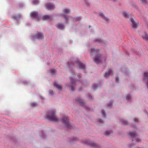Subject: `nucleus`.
<instances>
[{
    "label": "nucleus",
    "mask_w": 148,
    "mask_h": 148,
    "mask_svg": "<svg viewBox=\"0 0 148 148\" xmlns=\"http://www.w3.org/2000/svg\"><path fill=\"white\" fill-rule=\"evenodd\" d=\"M47 118L54 122H57L58 119L55 115V113L52 110L49 112V114L47 116Z\"/></svg>",
    "instance_id": "nucleus-1"
},
{
    "label": "nucleus",
    "mask_w": 148,
    "mask_h": 148,
    "mask_svg": "<svg viewBox=\"0 0 148 148\" xmlns=\"http://www.w3.org/2000/svg\"><path fill=\"white\" fill-rule=\"evenodd\" d=\"M69 118L65 116L61 119V121L62 123L64 124L65 127L68 128H72V126L69 121Z\"/></svg>",
    "instance_id": "nucleus-2"
},
{
    "label": "nucleus",
    "mask_w": 148,
    "mask_h": 148,
    "mask_svg": "<svg viewBox=\"0 0 148 148\" xmlns=\"http://www.w3.org/2000/svg\"><path fill=\"white\" fill-rule=\"evenodd\" d=\"M43 36L41 32H37L36 34L32 36V40L34 41L36 39H43Z\"/></svg>",
    "instance_id": "nucleus-3"
},
{
    "label": "nucleus",
    "mask_w": 148,
    "mask_h": 148,
    "mask_svg": "<svg viewBox=\"0 0 148 148\" xmlns=\"http://www.w3.org/2000/svg\"><path fill=\"white\" fill-rule=\"evenodd\" d=\"M84 143L86 144L89 145L91 147H94L96 148H99L100 147L99 145L92 142H89L87 140H85Z\"/></svg>",
    "instance_id": "nucleus-4"
},
{
    "label": "nucleus",
    "mask_w": 148,
    "mask_h": 148,
    "mask_svg": "<svg viewBox=\"0 0 148 148\" xmlns=\"http://www.w3.org/2000/svg\"><path fill=\"white\" fill-rule=\"evenodd\" d=\"M45 7L46 9L49 10H51L54 9L55 8L54 5L49 3L45 4Z\"/></svg>",
    "instance_id": "nucleus-5"
},
{
    "label": "nucleus",
    "mask_w": 148,
    "mask_h": 148,
    "mask_svg": "<svg viewBox=\"0 0 148 148\" xmlns=\"http://www.w3.org/2000/svg\"><path fill=\"white\" fill-rule=\"evenodd\" d=\"M30 15L32 17L38 20L39 19V16L38 13L36 12H33L31 13Z\"/></svg>",
    "instance_id": "nucleus-6"
},
{
    "label": "nucleus",
    "mask_w": 148,
    "mask_h": 148,
    "mask_svg": "<svg viewBox=\"0 0 148 148\" xmlns=\"http://www.w3.org/2000/svg\"><path fill=\"white\" fill-rule=\"evenodd\" d=\"M63 12L64 18L66 21H67L68 19V17L67 16H65V14L69 13L70 11L68 9L65 8L63 9Z\"/></svg>",
    "instance_id": "nucleus-7"
},
{
    "label": "nucleus",
    "mask_w": 148,
    "mask_h": 148,
    "mask_svg": "<svg viewBox=\"0 0 148 148\" xmlns=\"http://www.w3.org/2000/svg\"><path fill=\"white\" fill-rule=\"evenodd\" d=\"M102 60V58L99 55L97 56L94 58V60L97 64L99 63Z\"/></svg>",
    "instance_id": "nucleus-8"
},
{
    "label": "nucleus",
    "mask_w": 148,
    "mask_h": 148,
    "mask_svg": "<svg viewBox=\"0 0 148 148\" xmlns=\"http://www.w3.org/2000/svg\"><path fill=\"white\" fill-rule=\"evenodd\" d=\"M130 21L132 23V27L134 28H136L138 24V23L136 22L135 20L133 18H131L130 19Z\"/></svg>",
    "instance_id": "nucleus-9"
},
{
    "label": "nucleus",
    "mask_w": 148,
    "mask_h": 148,
    "mask_svg": "<svg viewBox=\"0 0 148 148\" xmlns=\"http://www.w3.org/2000/svg\"><path fill=\"white\" fill-rule=\"evenodd\" d=\"M76 63L78 65L81 67L82 69H84L85 67V65L80 62L78 60H77Z\"/></svg>",
    "instance_id": "nucleus-10"
},
{
    "label": "nucleus",
    "mask_w": 148,
    "mask_h": 148,
    "mask_svg": "<svg viewBox=\"0 0 148 148\" xmlns=\"http://www.w3.org/2000/svg\"><path fill=\"white\" fill-rule=\"evenodd\" d=\"M144 79L146 81L147 83V86L148 88V73L145 72L144 73Z\"/></svg>",
    "instance_id": "nucleus-11"
},
{
    "label": "nucleus",
    "mask_w": 148,
    "mask_h": 148,
    "mask_svg": "<svg viewBox=\"0 0 148 148\" xmlns=\"http://www.w3.org/2000/svg\"><path fill=\"white\" fill-rule=\"evenodd\" d=\"M113 74V72L111 70H109L108 72H106L104 75V76L105 77H107L108 76H109L110 75Z\"/></svg>",
    "instance_id": "nucleus-12"
},
{
    "label": "nucleus",
    "mask_w": 148,
    "mask_h": 148,
    "mask_svg": "<svg viewBox=\"0 0 148 148\" xmlns=\"http://www.w3.org/2000/svg\"><path fill=\"white\" fill-rule=\"evenodd\" d=\"M99 16H100L103 19L107 22H108L109 21V20L108 18L106 17L102 13H100L99 14Z\"/></svg>",
    "instance_id": "nucleus-13"
},
{
    "label": "nucleus",
    "mask_w": 148,
    "mask_h": 148,
    "mask_svg": "<svg viewBox=\"0 0 148 148\" xmlns=\"http://www.w3.org/2000/svg\"><path fill=\"white\" fill-rule=\"evenodd\" d=\"M51 18L52 17L51 16L45 15L42 17V19L43 20H48L51 19Z\"/></svg>",
    "instance_id": "nucleus-14"
},
{
    "label": "nucleus",
    "mask_w": 148,
    "mask_h": 148,
    "mask_svg": "<svg viewBox=\"0 0 148 148\" xmlns=\"http://www.w3.org/2000/svg\"><path fill=\"white\" fill-rule=\"evenodd\" d=\"M142 37L143 39L148 42V35L146 33H144V34L142 35Z\"/></svg>",
    "instance_id": "nucleus-15"
},
{
    "label": "nucleus",
    "mask_w": 148,
    "mask_h": 148,
    "mask_svg": "<svg viewBox=\"0 0 148 148\" xmlns=\"http://www.w3.org/2000/svg\"><path fill=\"white\" fill-rule=\"evenodd\" d=\"M53 85L55 87H56L58 90H60L62 88V86L61 85L57 84L55 82H54Z\"/></svg>",
    "instance_id": "nucleus-16"
},
{
    "label": "nucleus",
    "mask_w": 148,
    "mask_h": 148,
    "mask_svg": "<svg viewBox=\"0 0 148 148\" xmlns=\"http://www.w3.org/2000/svg\"><path fill=\"white\" fill-rule=\"evenodd\" d=\"M56 26L58 28L61 29H63L64 27L63 25L60 23L56 24Z\"/></svg>",
    "instance_id": "nucleus-17"
},
{
    "label": "nucleus",
    "mask_w": 148,
    "mask_h": 148,
    "mask_svg": "<svg viewBox=\"0 0 148 148\" xmlns=\"http://www.w3.org/2000/svg\"><path fill=\"white\" fill-rule=\"evenodd\" d=\"M71 80L72 84V85L71 87V89L72 90H73L74 89L73 88V84H75V80H72V79H71Z\"/></svg>",
    "instance_id": "nucleus-18"
},
{
    "label": "nucleus",
    "mask_w": 148,
    "mask_h": 148,
    "mask_svg": "<svg viewBox=\"0 0 148 148\" xmlns=\"http://www.w3.org/2000/svg\"><path fill=\"white\" fill-rule=\"evenodd\" d=\"M99 52V50H96L94 48H92L90 50V53H96L97 54Z\"/></svg>",
    "instance_id": "nucleus-19"
},
{
    "label": "nucleus",
    "mask_w": 148,
    "mask_h": 148,
    "mask_svg": "<svg viewBox=\"0 0 148 148\" xmlns=\"http://www.w3.org/2000/svg\"><path fill=\"white\" fill-rule=\"evenodd\" d=\"M128 134L131 137H134L135 136V134L131 132H128Z\"/></svg>",
    "instance_id": "nucleus-20"
},
{
    "label": "nucleus",
    "mask_w": 148,
    "mask_h": 148,
    "mask_svg": "<svg viewBox=\"0 0 148 148\" xmlns=\"http://www.w3.org/2000/svg\"><path fill=\"white\" fill-rule=\"evenodd\" d=\"M123 15L126 18L128 17L129 16L128 14L125 12H124L123 13Z\"/></svg>",
    "instance_id": "nucleus-21"
},
{
    "label": "nucleus",
    "mask_w": 148,
    "mask_h": 148,
    "mask_svg": "<svg viewBox=\"0 0 148 148\" xmlns=\"http://www.w3.org/2000/svg\"><path fill=\"white\" fill-rule=\"evenodd\" d=\"M39 1L38 0H33L32 3L34 4H36L38 3Z\"/></svg>",
    "instance_id": "nucleus-22"
},
{
    "label": "nucleus",
    "mask_w": 148,
    "mask_h": 148,
    "mask_svg": "<svg viewBox=\"0 0 148 148\" xmlns=\"http://www.w3.org/2000/svg\"><path fill=\"white\" fill-rule=\"evenodd\" d=\"M111 133V132L110 131H106L105 132V135L106 136H108Z\"/></svg>",
    "instance_id": "nucleus-23"
},
{
    "label": "nucleus",
    "mask_w": 148,
    "mask_h": 148,
    "mask_svg": "<svg viewBox=\"0 0 148 148\" xmlns=\"http://www.w3.org/2000/svg\"><path fill=\"white\" fill-rule=\"evenodd\" d=\"M92 87L95 89H96L97 88V85L95 84H93L92 86Z\"/></svg>",
    "instance_id": "nucleus-24"
},
{
    "label": "nucleus",
    "mask_w": 148,
    "mask_h": 148,
    "mask_svg": "<svg viewBox=\"0 0 148 148\" xmlns=\"http://www.w3.org/2000/svg\"><path fill=\"white\" fill-rule=\"evenodd\" d=\"M122 123L124 125H127V122L123 119L122 120Z\"/></svg>",
    "instance_id": "nucleus-25"
},
{
    "label": "nucleus",
    "mask_w": 148,
    "mask_h": 148,
    "mask_svg": "<svg viewBox=\"0 0 148 148\" xmlns=\"http://www.w3.org/2000/svg\"><path fill=\"white\" fill-rule=\"evenodd\" d=\"M101 112L103 117L106 116V114L104 111L102 110L101 111Z\"/></svg>",
    "instance_id": "nucleus-26"
},
{
    "label": "nucleus",
    "mask_w": 148,
    "mask_h": 148,
    "mask_svg": "<svg viewBox=\"0 0 148 148\" xmlns=\"http://www.w3.org/2000/svg\"><path fill=\"white\" fill-rule=\"evenodd\" d=\"M50 71L52 74H54L56 72V70L54 69H51Z\"/></svg>",
    "instance_id": "nucleus-27"
},
{
    "label": "nucleus",
    "mask_w": 148,
    "mask_h": 148,
    "mask_svg": "<svg viewBox=\"0 0 148 148\" xmlns=\"http://www.w3.org/2000/svg\"><path fill=\"white\" fill-rule=\"evenodd\" d=\"M131 98V97L130 95H127L126 96V99L127 100H129Z\"/></svg>",
    "instance_id": "nucleus-28"
},
{
    "label": "nucleus",
    "mask_w": 148,
    "mask_h": 148,
    "mask_svg": "<svg viewBox=\"0 0 148 148\" xmlns=\"http://www.w3.org/2000/svg\"><path fill=\"white\" fill-rule=\"evenodd\" d=\"M32 106L33 107L36 106L37 105V104L35 103H32L31 104Z\"/></svg>",
    "instance_id": "nucleus-29"
},
{
    "label": "nucleus",
    "mask_w": 148,
    "mask_h": 148,
    "mask_svg": "<svg viewBox=\"0 0 148 148\" xmlns=\"http://www.w3.org/2000/svg\"><path fill=\"white\" fill-rule=\"evenodd\" d=\"M49 94L51 95H52L53 94V91L52 90H50L49 91Z\"/></svg>",
    "instance_id": "nucleus-30"
},
{
    "label": "nucleus",
    "mask_w": 148,
    "mask_h": 148,
    "mask_svg": "<svg viewBox=\"0 0 148 148\" xmlns=\"http://www.w3.org/2000/svg\"><path fill=\"white\" fill-rule=\"evenodd\" d=\"M142 2L144 4H146L147 3V1L146 0H141Z\"/></svg>",
    "instance_id": "nucleus-31"
},
{
    "label": "nucleus",
    "mask_w": 148,
    "mask_h": 148,
    "mask_svg": "<svg viewBox=\"0 0 148 148\" xmlns=\"http://www.w3.org/2000/svg\"><path fill=\"white\" fill-rule=\"evenodd\" d=\"M112 102H110V103H108L107 105V106L108 107H110L112 106Z\"/></svg>",
    "instance_id": "nucleus-32"
},
{
    "label": "nucleus",
    "mask_w": 148,
    "mask_h": 148,
    "mask_svg": "<svg viewBox=\"0 0 148 148\" xmlns=\"http://www.w3.org/2000/svg\"><path fill=\"white\" fill-rule=\"evenodd\" d=\"M81 19V18L80 17H77L75 18V20L76 21H79V20H80Z\"/></svg>",
    "instance_id": "nucleus-33"
},
{
    "label": "nucleus",
    "mask_w": 148,
    "mask_h": 148,
    "mask_svg": "<svg viewBox=\"0 0 148 148\" xmlns=\"http://www.w3.org/2000/svg\"><path fill=\"white\" fill-rule=\"evenodd\" d=\"M98 121L99 122H100V123H103V121L102 119H98Z\"/></svg>",
    "instance_id": "nucleus-34"
},
{
    "label": "nucleus",
    "mask_w": 148,
    "mask_h": 148,
    "mask_svg": "<svg viewBox=\"0 0 148 148\" xmlns=\"http://www.w3.org/2000/svg\"><path fill=\"white\" fill-rule=\"evenodd\" d=\"M136 140L137 142H140L141 141V140L139 138H136Z\"/></svg>",
    "instance_id": "nucleus-35"
},
{
    "label": "nucleus",
    "mask_w": 148,
    "mask_h": 148,
    "mask_svg": "<svg viewBox=\"0 0 148 148\" xmlns=\"http://www.w3.org/2000/svg\"><path fill=\"white\" fill-rule=\"evenodd\" d=\"M119 79L118 77H116V82H119Z\"/></svg>",
    "instance_id": "nucleus-36"
},
{
    "label": "nucleus",
    "mask_w": 148,
    "mask_h": 148,
    "mask_svg": "<svg viewBox=\"0 0 148 148\" xmlns=\"http://www.w3.org/2000/svg\"><path fill=\"white\" fill-rule=\"evenodd\" d=\"M79 100V99H77V101L79 102L80 103H84V102H83V101H81L80 100Z\"/></svg>",
    "instance_id": "nucleus-37"
},
{
    "label": "nucleus",
    "mask_w": 148,
    "mask_h": 148,
    "mask_svg": "<svg viewBox=\"0 0 148 148\" xmlns=\"http://www.w3.org/2000/svg\"><path fill=\"white\" fill-rule=\"evenodd\" d=\"M85 3H86V5H87V6H88V5H89V3H88V2H87L86 1V0H85Z\"/></svg>",
    "instance_id": "nucleus-38"
},
{
    "label": "nucleus",
    "mask_w": 148,
    "mask_h": 148,
    "mask_svg": "<svg viewBox=\"0 0 148 148\" xmlns=\"http://www.w3.org/2000/svg\"><path fill=\"white\" fill-rule=\"evenodd\" d=\"M134 121L135 122H138V119L137 118H134Z\"/></svg>",
    "instance_id": "nucleus-39"
},
{
    "label": "nucleus",
    "mask_w": 148,
    "mask_h": 148,
    "mask_svg": "<svg viewBox=\"0 0 148 148\" xmlns=\"http://www.w3.org/2000/svg\"><path fill=\"white\" fill-rule=\"evenodd\" d=\"M96 41L97 42H100L101 41V40L99 39H96Z\"/></svg>",
    "instance_id": "nucleus-40"
},
{
    "label": "nucleus",
    "mask_w": 148,
    "mask_h": 148,
    "mask_svg": "<svg viewBox=\"0 0 148 148\" xmlns=\"http://www.w3.org/2000/svg\"><path fill=\"white\" fill-rule=\"evenodd\" d=\"M73 139H74L75 140H77V138L76 137H75V138H74Z\"/></svg>",
    "instance_id": "nucleus-41"
},
{
    "label": "nucleus",
    "mask_w": 148,
    "mask_h": 148,
    "mask_svg": "<svg viewBox=\"0 0 148 148\" xmlns=\"http://www.w3.org/2000/svg\"><path fill=\"white\" fill-rule=\"evenodd\" d=\"M68 64L69 65H70V64H69V62L68 63Z\"/></svg>",
    "instance_id": "nucleus-42"
}]
</instances>
